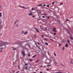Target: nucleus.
Segmentation results:
<instances>
[{
  "instance_id": "f257e3e1",
  "label": "nucleus",
  "mask_w": 73,
  "mask_h": 73,
  "mask_svg": "<svg viewBox=\"0 0 73 73\" xmlns=\"http://www.w3.org/2000/svg\"><path fill=\"white\" fill-rule=\"evenodd\" d=\"M1 43L2 44H5V45H8L9 44H12V43L5 42H3L2 41H1Z\"/></svg>"
},
{
  "instance_id": "f03ea898",
  "label": "nucleus",
  "mask_w": 73,
  "mask_h": 73,
  "mask_svg": "<svg viewBox=\"0 0 73 73\" xmlns=\"http://www.w3.org/2000/svg\"><path fill=\"white\" fill-rule=\"evenodd\" d=\"M53 31L55 32H57V31H56V28H53Z\"/></svg>"
},
{
  "instance_id": "7ed1b4c3",
  "label": "nucleus",
  "mask_w": 73,
  "mask_h": 73,
  "mask_svg": "<svg viewBox=\"0 0 73 73\" xmlns=\"http://www.w3.org/2000/svg\"><path fill=\"white\" fill-rule=\"evenodd\" d=\"M70 37V38L71 39V40H73V38L72 37V35H70L69 36Z\"/></svg>"
},
{
  "instance_id": "20e7f679",
  "label": "nucleus",
  "mask_w": 73,
  "mask_h": 73,
  "mask_svg": "<svg viewBox=\"0 0 73 73\" xmlns=\"http://www.w3.org/2000/svg\"><path fill=\"white\" fill-rule=\"evenodd\" d=\"M34 29H36L37 32H38H38H39V31H38V29H37L36 28H35Z\"/></svg>"
},
{
  "instance_id": "39448f33",
  "label": "nucleus",
  "mask_w": 73,
  "mask_h": 73,
  "mask_svg": "<svg viewBox=\"0 0 73 73\" xmlns=\"http://www.w3.org/2000/svg\"><path fill=\"white\" fill-rule=\"evenodd\" d=\"M22 54L23 55V56L25 57V52L24 51L22 52Z\"/></svg>"
},
{
  "instance_id": "423d86ee",
  "label": "nucleus",
  "mask_w": 73,
  "mask_h": 73,
  "mask_svg": "<svg viewBox=\"0 0 73 73\" xmlns=\"http://www.w3.org/2000/svg\"><path fill=\"white\" fill-rule=\"evenodd\" d=\"M20 8H23L24 9H27V8H25L24 7H22L21 6H20Z\"/></svg>"
},
{
  "instance_id": "0eeeda50",
  "label": "nucleus",
  "mask_w": 73,
  "mask_h": 73,
  "mask_svg": "<svg viewBox=\"0 0 73 73\" xmlns=\"http://www.w3.org/2000/svg\"><path fill=\"white\" fill-rule=\"evenodd\" d=\"M65 46L66 48H68V44H66L65 45Z\"/></svg>"
},
{
  "instance_id": "6e6552de",
  "label": "nucleus",
  "mask_w": 73,
  "mask_h": 73,
  "mask_svg": "<svg viewBox=\"0 0 73 73\" xmlns=\"http://www.w3.org/2000/svg\"><path fill=\"white\" fill-rule=\"evenodd\" d=\"M67 42L68 43H69V44H70V40H67Z\"/></svg>"
},
{
  "instance_id": "1a4fd4ad",
  "label": "nucleus",
  "mask_w": 73,
  "mask_h": 73,
  "mask_svg": "<svg viewBox=\"0 0 73 73\" xmlns=\"http://www.w3.org/2000/svg\"><path fill=\"white\" fill-rule=\"evenodd\" d=\"M28 33L27 31H26L25 33H24V35H26V34H27Z\"/></svg>"
},
{
  "instance_id": "9d476101",
  "label": "nucleus",
  "mask_w": 73,
  "mask_h": 73,
  "mask_svg": "<svg viewBox=\"0 0 73 73\" xmlns=\"http://www.w3.org/2000/svg\"><path fill=\"white\" fill-rule=\"evenodd\" d=\"M21 33H22V34H23V33L24 34V31H22L21 32Z\"/></svg>"
},
{
  "instance_id": "9b49d317",
  "label": "nucleus",
  "mask_w": 73,
  "mask_h": 73,
  "mask_svg": "<svg viewBox=\"0 0 73 73\" xmlns=\"http://www.w3.org/2000/svg\"><path fill=\"white\" fill-rule=\"evenodd\" d=\"M2 21L1 20L0 21V25H1V24L2 23Z\"/></svg>"
},
{
  "instance_id": "f8f14e48",
  "label": "nucleus",
  "mask_w": 73,
  "mask_h": 73,
  "mask_svg": "<svg viewBox=\"0 0 73 73\" xmlns=\"http://www.w3.org/2000/svg\"><path fill=\"white\" fill-rule=\"evenodd\" d=\"M70 63H71L72 64H73V60H71L70 61Z\"/></svg>"
},
{
  "instance_id": "ddd939ff",
  "label": "nucleus",
  "mask_w": 73,
  "mask_h": 73,
  "mask_svg": "<svg viewBox=\"0 0 73 73\" xmlns=\"http://www.w3.org/2000/svg\"><path fill=\"white\" fill-rule=\"evenodd\" d=\"M29 60L30 61H32L33 60L32 59H29Z\"/></svg>"
},
{
  "instance_id": "4468645a",
  "label": "nucleus",
  "mask_w": 73,
  "mask_h": 73,
  "mask_svg": "<svg viewBox=\"0 0 73 73\" xmlns=\"http://www.w3.org/2000/svg\"><path fill=\"white\" fill-rule=\"evenodd\" d=\"M45 44H46V45H48V43H47L46 42H45Z\"/></svg>"
},
{
  "instance_id": "2eb2a0df",
  "label": "nucleus",
  "mask_w": 73,
  "mask_h": 73,
  "mask_svg": "<svg viewBox=\"0 0 73 73\" xmlns=\"http://www.w3.org/2000/svg\"><path fill=\"white\" fill-rule=\"evenodd\" d=\"M43 29H44V30H46V31H47L48 30L46 29V28H43Z\"/></svg>"
},
{
  "instance_id": "dca6fc26",
  "label": "nucleus",
  "mask_w": 73,
  "mask_h": 73,
  "mask_svg": "<svg viewBox=\"0 0 73 73\" xmlns=\"http://www.w3.org/2000/svg\"><path fill=\"white\" fill-rule=\"evenodd\" d=\"M44 40H45V41H48V39L46 38H44Z\"/></svg>"
},
{
  "instance_id": "f3484780",
  "label": "nucleus",
  "mask_w": 73,
  "mask_h": 73,
  "mask_svg": "<svg viewBox=\"0 0 73 73\" xmlns=\"http://www.w3.org/2000/svg\"><path fill=\"white\" fill-rule=\"evenodd\" d=\"M1 14H2V13H0V17H1V16H2Z\"/></svg>"
},
{
  "instance_id": "a211bd4d",
  "label": "nucleus",
  "mask_w": 73,
  "mask_h": 73,
  "mask_svg": "<svg viewBox=\"0 0 73 73\" xmlns=\"http://www.w3.org/2000/svg\"><path fill=\"white\" fill-rule=\"evenodd\" d=\"M34 36L35 37H36V38H37V35H34Z\"/></svg>"
},
{
  "instance_id": "6ab92c4d",
  "label": "nucleus",
  "mask_w": 73,
  "mask_h": 73,
  "mask_svg": "<svg viewBox=\"0 0 73 73\" xmlns=\"http://www.w3.org/2000/svg\"><path fill=\"white\" fill-rule=\"evenodd\" d=\"M29 15V16H32V13H30Z\"/></svg>"
},
{
  "instance_id": "aec40b11",
  "label": "nucleus",
  "mask_w": 73,
  "mask_h": 73,
  "mask_svg": "<svg viewBox=\"0 0 73 73\" xmlns=\"http://www.w3.org/2000/svg\"><path fill=\"white\" fill-rule=\"evenodd\" d=\"M55 3V2H54L52 3V5H54V4Z\"/></svg>"
},
{
  "instance_id": "412c9836",
  "label": "nucleus",
  "mask_w": 73,
  "mask_h": 73,
  "mask_svg": "<svg viewBox=\"0 0 73 73\" xmlns=\"http://www.w3.org/2000/svg\"><path fill=\"white\" fill-rule=\"evenodd\" d=\"M36 56V55H35L33 56V58H34Z\"/></svg>"
},
{
  "instance_id": "4be33fe9",
  "label": "nucleus",
  "mask_w": 73,
  "mask_h": 73,
  "mask_svg": "<svg viewBox=\"0 0 73 73\" xmlns=\"http://www.w3.org/2000/svg\"><path fill=\"white\" fill-rule=\"evenodd\" d=\"M39 60L38 59H37V61H36V62H37Z\"/></svg>"
},
{
  "instance_id": "5701e85b",
  "label": "nucleus",
  "mask_w": 73,
  "mask_h": 73,
  "mask_svg": "<svg viewBox=\"0 0 73 73\" xmlns=\"http://www.w3.org/2000/svg\"><path fill=\"white\" fill-rule=\"evenodd\" d=\"M66 22L68 21H69V20H68V19H67L66 20Z\"/></svg>"
},
{
  "instance_id": "b1692460",
  "label": "nucleus",
  "mask_w": 73,
  "mask_h": 73,
  "mask_svg": "<svg viewBox=\"0 0 73 73\" xmlns=\"http://www.w3.org/2000/svg\"><path fill=\"white\" fill-rule=\"evenodd\" d=\"M54 56H55V57H56V54L54 53Z\"/></svg>"
},
{
  "instance_id": "393cba45",
  "label": "nucleus",
  "mask_w": 73,
  "mask_h": 73,
  "mask_svg": "<svg viewBox=\"0 0 73 73\" xmlns=\"http://www.w3.org/2000/svg\"><path fill=\"white\" fill-rule=\"evenodd\" d=\"M35 45H37V42H35Z\"/></svg>"
},
{
  "instance_id": "a878e982",
  "label": "nucleus",
  "mask_w": 73,
  "mask_h": 73,
  "mask_svg": "<svg viewBox=\"0 0 73 73\" xmlns=\"http://www.w3.org/2000/svg\"><path fill=\"white\" fill-rule=\"evenodd\" d=\"M16 49V48H13V50H15Z\"/></svg>"
},
{
  "instance_id": "bb28decb",
  "label": "nucleus",
  "mask_w": 73,
  "mask_h": 73,
  "mask_svg": "<svg viewBox=\"0 0 73 73\" xmlns=\"http://www.w3.org/2000/svg\"><path fill=\"white\" fill-rule=\"evenodd\" d=\"M31 10H35V9H33V8H32Z\"/></svg>"
},
{
  "instance_id": "cd10ccee",
  "label": "nucleus",
  "mask_w": 73,
  "mask_h": 73,
  "mask_svg": "<svg viewBox=\"0 0 73 73\" xmlns=\"http://www.w3.org/2000/svg\"><path fill=\"white\" fill-rule=\"evenodd\" d=\"M36 47H37V48H38V45L37 44L36 45Z\"/></svg>"
},
{
  "instance_id": "c85d7f7f",
  "label": "nucleus",
  "mask_w": 73,
  "mask_h": 73,
  "mask_svg": "<svg viewBox=\"0 0 73 73\" xmlns=\"http://www.w3.org/2000/svg\"><path fill=\"white\" fill-rule=\"evenodd\" d=\"M46 70L47 71H49V69H46Z\"/></svg>"
},
{
  "instance_id": "c756f323",
  "label": "nucleus",
  "mask_w": 73,
  "mask_h": 73,
  "mask_svg": "<svg viewBox=\"0 0 73 73\" xmlns=\"http://www.w3.org/2000/svg\"><path fill=\"white\" fill-rule=\"evenodd\" d=\"M61 45V44H59V46H60Z\"/></svg>"
},
{
  "instance_id": "7c9ffc66",
  "label": "nucleus",
  "mask_w": 73,
  "mask_h": 73,
  "mask_svg": "<svg viewBox=\"0 0 73 73\" xmlns=\"http://www.w3.org/2000/svg\"><path fill=\"white\" fill-rule=\"evenodd\" d=\"M16 22H15L14 24V25H16Z\"/></svg>"
},
{
  "instance_id": "2f4dec72",
  "label": "nucleus",
  "mask_w": 73,
  "mask_h": 73,
  "mask_svg": "<svg viewBox=\"0 0 73 73\" xmlns=\"http://www.w3.org/2000/svg\"><path fill=\"white\" fill-rule=\"evenodd\" d=\"M42 4H41V5H38V6H41V5H42Z\"/></svg>"
},
{
  "instance_id": "473e14b6",
  "label": "nucleus",
  "mask_w": 73,
  "mask_h": 73,
  "mask_svg": "<svg viewBox=\"0 0 73 73\" xmlns=\"http://www.w3.org/2000/svg\"><path fill=\"white\" fill-rule=\"evenodd\" d=\"M42 17L43 18H45V16H42Z\"/></svg>"
},
{
  "instance_id": "72a5a7b5",
  "label": "nucleus",
  "mask_w": 73,
  "mask_h": 73,
  "mask_svg": "<svg viewBox=\"0 0 73 73\" xmlns=\"http://www.w3.org/2000/svg\"><path fill=\"white\" fill-rule=\"evenodd\" d=\"M63 3H60V5H62Z\"/></svg>"
},
{
  "instance_id": "f704fd0d",
  "label": "nucleus",
  "mask_w": 73,
  "mask_h": 73,
  "mask_svg": "<svg viewBox=\"0 0 73 73\" xmlns=\"http://www.w3.org/2000/svg\"><path fill=\"white\" fill-rule=\"evenodd\" d=\"M28 56H30V54H29L28 55Z\"/></svg>"
},
{
  "instance_id": "c9c22d12",
  "label": "nucleus",
  "mask_w": 73,
  "mask_h": 73,
  "mask_svg": "<svg viewBox=\"0 0 73 73\" xmlns=\"http://www.w3.org/2000/svg\"><path fill=\"white\" fill-rule=\"evenodd\" d=\"M38 45H40V44L39 43V42H38Z\"/></svg>"
},
{
  "instance_id": "e433bc0d",
  "label": "nucleus",
  "mask_w": 73,
  "mask_h": 73,
  "mask_svg": "<svg viewBox=\"0 0 73 73\" xmlns=\"http://www.w3.org/2000/svg\"><path fill=\"white\" fill-rule=\"evenodd\" d=\"M64 49H65V48H64V47H63L62 48L63 50H64Z\"/></svg>"
},
{
  "instance_id": "4c0bfd02",
  "label": "nucleus",
  "mask_w": 73,
  "mask_h": 73,
  "mask_svg": "<svg viewBox=\"0 0 73 73\" xmlns=\"http://www.w3.org/2000/svg\"><path fill=\"white\" fill-rule=\"evenodd\" d=\"M54 35H56V33H54Z\"/></svg>"
},
{
  "instance_id": "58836bf2",
  "label": "nucleus",
  "mask_w": 73,
  "mask_h": 73,
  "mask_svg": "<svg viewBox=\"0 0 73 73\" xmlns=\"http://www.w3.org/2000/svg\"><path fill=\"white\" fill-rule=\"evenodd\" d=\"M52 58V60H54L53 61H54V58Z\"/></svg>"
},
{
  "instance_id": "ea45409f",
  "label": "nucleus",
  "mask_w": 73,
  "mask_h": 73,
  "mask_svg": "<svg viewBox=\"0 0 73 73\" xmlns=\"http://www.w3.org/2000/svg\"><path fill=\"white\" fill-rule=\"evenodd\" d=\"M15 22H16V23H17V22H18V20H17Z\"/></svg>"
},
{
  "instance_id": "a19ab883",
  "label": "nucleus",
  "mask_w": 73,
  "mask_h": 73,
  "mask_svg": "<svg viewBox=\"0 0 73 73\" xmlns=\"http://www.w3.org/2000/svg\"><path fill=\"white\" fill-rule=\"evenodd\" d=\"M47 66H50V65H47Z\"/></svg>"
},
{
  "instance_id": "79ce46f5",
  "label": "nucleus",
  "mask_w": 73,
  "mask_h": 73,
  "mask_svg": "<svg viewBox=\"0 0 73 73\" xmlns=\"http://www.w3.org/2000/svg\"><path fill=\"white\" fill-rule=\"evenodd\" d=\"M32 17H34V18L35 17V16H34V15H33Z\"/></svg>"
},
{
  "instance_id": "37998d69",
  "label": "nucleus",
  "mask_w": 73,
  "mask_h": 73,
  "mask_svg": "<svg viewBox=\"0 0 73 73\" xmlns=\"http://www.w3.org/2000/svg\"><path fill=\"white\" fill-rule=\"evenodd\" d=\"M18 67L19 69H20V67H19V66H18Z\"/></svg>"
},
{
  "instance_id": "c03bdc74",
  "label": "nucleus",
  "mask_w": 73,
  "mask_h": 73,
  "mask_svg": "<svg viewBox=\"0 0 73 73\" xmlns=\"http://www.w3.org/2000/svg\"><path fill=\"white\" fill-rule=\"evenodd\" d=\"M48 15V14H44V15Z\"/></svg>"
},
{
  "instance_id": "a18cd8bd",
  "label": "nucleus",
  "mask_w": 73,
  "mask_h": 73,
  "mask_svg": "<svg viewBox=\"0 0 73 73\" xmlns=\"http://www.w3.org/2000/svg\"><path fill=\"white\" fill-rule=\"evenodd\" d=\"M47 7H49V5H48L47 6Z\"/></svg>"
},
{
  "instance_id": "49530a36",
  "label": "nucleus",
  "mask_w": 73,
  "mask_h": 73,
  "mask_svg": "<svg viewBox=\"0 0 73 73\" xmlns=\"http://www.w3.org/2000/svg\"><path fill=\"white\" fill-rule=\"evenodd\" d=\"M18 26V24H17L16 25V27H17Z\"/></svg>"
},
{
  "instance_id": "de8ad7c7",
  "label": "nucleus",
  "mask_w": 73,
  "mask_h": 73,
  "mask_svg": "<svg viewBox=\"0 0 73 73\" xmlns=\"http://www.w3.org/2000/svg\"><path fill=\"white\" fill-rule=\"evenodd\" d=\"M48 19H49V16L48 17Z\"/></svg>"
},
{
  "instance_id": "09e8293b",
  "label": "nucleus",
  "mask_w": 73,
  "mask_h": 73,
  "mask_svg": "<svg viewBox=\"0 0 73 73\" xmlns=\"http://www.w3.org/2000/svg\"><path fill=\"white\" fill-rule=\"evenodd\" d=\"M68 33V34L69 35H70V33Z\"/></svg>"
},
{
  "instance_id": "8fccbe9b",
  "label": "nucleus",
  "mask_w": 73,
  "mask_h": 73,
  "mask_svg": "<svg viewBox=\"0 0 73 73\" xmlns=\"http://www.w3.org/2000/svg\"><path fill=\"white\" fill-rule=\"evenodd\" d=\"M50 40H51V41H53V40L52 39H50Z\"/></svg>"
},
{
  "instance_id": "3c124183",
  "label": "nucleus",
  "mask_w": 73,
  "mask_h": 73,
  "mask_svg": "<svg viewBox=\"0 0 73 73\" xmlns=\"http://www.w3.org/2000/svg\"><path fill=\"white\" fill-rule=\"evenodd\" d=\"M41 36L42 37H44V36L42 35Z\"/></svg>"
},
{
  "instance_id": "603ef678",
  "label": "nucleus",
  "mask_w": 73,
  "mask_h": 73,
  "mask_svg": "<svg viewBox=\"0 0 73 73\" xmlns=\"http://www.w3.org/2000/svg\"><path fill=\"white\" fill-rule=\"evenodd\" d=\"M12 44H15V43H13Z\"/></svg>"
},
{
  "instance_id": "864d4df0",
  "label": "nucleus",
  "mask_w": 73,
  "mask_h": 73,
  "mask_svg": "<svg viewBox=\"0 0 73 73\" xmlns=\"http://www.w3.org/2000/svg\"><path fill=\"white\" fill-rule=\"evenodd\" d=\"M25 65H28V64H25Z\"/></svg>"
},
{
  "instance_id": "5fc2aeb1",
  "label": "nucleus",
  "mask_w": 73,
  "mask_h": 73,
  "mask_svg": "<svg viewBox=\"0 0 73 73\" xmlns=\"http://www.w3.org/2000/svg\"><path fill=\"white\" fill-rule=\"evenodd\" d=\"M25 69H28V67H26L25 68Z\"/></svg>"
},
{
  "instance_id": "6e6d98bb",
  "label": "nucleus",
  "mask_w": 73,
  "mask_h": 73,
  "mask_svg": "<svg viewBox=\"0 0 73 73\" xmlns=\"http://www.w3.org/2000/svg\"><path fill=\"white\" fill-rule=\"evenodd\" d=\"M61 65H62V66H63L64 67V65H63V64H61Z\"/></svg>"
},
{
  "instance_id": "4d7b16f0",
  "label": "nucleus",
  "mask_w": 73,
  "mask_h": 73,
  "mask_svg": "<svg viewBox=\"0 0 73 73\" xmlns=\"http://www.w3.org/2000/svg\"><path fill=\"white\" fill-rule=\"evenodd\" d=\"M0 8H1V6L0 5Z\"/></svg>"
},
{
  "instance_id": "13d9d810",
  "label": "nucleus",
  "mask_w": 73,
  "mask_h": 73,
  "mask_svg": "<svg viewBox=\"0 0 73 73\" xmlns=\"http://www.w3.org/2000/svg\"><path fill=\"white\" fill-rule=\"evenodd\" d=\"M12 71H13V72L14 73V72H15V71H13L12 70Z\"/></svg>"
},
{
  "instance_id": "bf43d9fd",
  "label": "nucleus",
  "mask_w": 73,
  "mask_h": 73,
  "mask_svg": "<svg viewBox=\"0 0 73 73\" xmlns=\"http://www.w3.org/2000/svg\"><path fill=\"white\" fill-rule=\"evenodd\" d=\"M40 73H42V72H40Z\"/></svg>"
},
{
  "instance_id": "052dcab7",
  "label": "nucleus",
  "mask_w": 73,
  "mask_h": 73,
  "mask_svg": "<svg viewBox=\"0 0 73 73\" xmlns=\"http://www.w3.org/2000/svg\"><path fill=\"white\" fill-rule=\"evenodd\" d=\"M43 6H44H44H45V5H43Z\"/></svg>"
},
{
  "instance_id": "680f3d73",
  "label": "nucleus",
  "mask_w": 73,
  "mask_h": 73,
  "mask_svg": "<svg viewBox=\"0 0 73 73\" xmlns=\"http://www.w3.org/2000/svg\"><path fill=\"white\" fill-rule=\"evenodd\" d=\"M19 73V71H18V72H17L16 73Z\"/></svg>"
},
{
  "instance_id": "e2e57ef3",
  "label": "nucleus",
  "mask_w": 73,
  "mask_h": 73,
  "mask_svg": "<svg viewBox=\"0 0 73 73\" xmlns=\"http://www.w3.org/2000/svg\"><path fill=\"white\" fill-rule=\"evenodd\" d=\"M40 67H41V68H42V66H40Z\"/></svg>"
},
{
  "instance_id": "0e129e2a",
  "label": "nucleus",
  "mask_w": 73,
  "mask_h": 73,
  "mask_svg": "<svg viewBox=\"0 0 73 73\" xmlns=\"http://www.w3.org/2000/svg\"><path fill=\"white\" fill-rule=\"evenodd\" d=\"M1 35H2V33H1Z\"/></svg>"
},
{
  "instance_id": "69168bd1",
  "label": "nucleus",
  "mask_w": 73,
  "mask_h": 73,
  "mask_svg": "<svg viewBox=\"0 0 73 73\" xmlns=\"http://www.w3.org/2000/svg\"><path fill=\"white\" fill-rule=\"evenodd\" d=\"M34 73H36V72H34Z\"/></svg>"
},
{
  "instance_id": "338daca9",
  "label": "nucleus",
  "mask_w": 73,
  "mask_h": 73,
  "mask_svg": "<svg viewBox=\"0 0 73 73\" xmlns=\"http://www.w3.org/2000/svg\"><path fill=\"white\" fill-rule=\"evenodd\" d=\"M2 51V50H1V51H0V52H1Z\"/></svg>"
},
{
  "instance_id": "774afa93",
  "label": "nucleus",
  "mask_w": 73,
  "mask_h": 73,
  "mask_svg": "<svg viewBox=\"0 0 73 73\" xmlns=\"http://www.w3.org/2000/svg\"><path fill=\"white\" fill-rule=\"evenodd\" d=\"M54 38H55V37H54Z\"/></svg>"
}]
</instances>
